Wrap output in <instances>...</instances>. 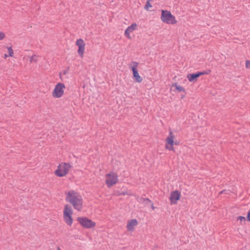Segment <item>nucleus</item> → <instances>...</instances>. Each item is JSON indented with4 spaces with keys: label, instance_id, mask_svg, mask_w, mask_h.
<instances>
[{
    "label": "nucleus",
    "instance_id": "nucleus-19",
    "mask_svg": "<svg viewBox=\"0 0 250 250\" xmlns=\"http://www.w3.org/2000/svg\"><path fill=\"white\" fill-rule=\"evenodd\" d=\"M125 36L129 39H131V37L130 36V32H128L127 30H125Z\"/></svg>",
    "mask_w": 250,
    "mask_h": 250
},
{
    "label": "nucleus",
    "instance_id": "nucleus-28",
    "mask_svg": "<svg viewBox=\"0 0 250 250\" xmlns=\"http://www.w3.org/2000/svg\"><path fill=\"white\" fill-rule=\"evenodd\" d=\"M67 70H63V74L64 75L66 74H67Z\"/></svg>",
    "mask_w": 250,
    "mask_h": 250
},
{
    "label": "nucleus",
    "instance_id": "nucleus-9",
    "mask_svg": "<svg viewBox=\"0 0 250 250\" xmlns=\"http://www.w3.org/2000/svg\"><path fill=\"white\" fill-rule=\"evenodd\" d=\"M131 64H133V65L131 66V68L133 74L132 78L136 82L141 83L143 79L139 75L137 69L139 63L136 62H132Z\"/></svg>",
    "mask_w": 250,
    "mask_h": 250
},
{
    "label": "nucleus",
    "instance_id": "nucleus-18",
    "mask_svg": "<svg viewBox=\"0 0 250 250\" xmlns=\"http://www.w3.org/2000/svg\"><path fill=\"white\" fill-rule=\"evenodd\" d=\"M37 61V56L36 55H33L30 59V62H36Z\"/></svg>",
    "mask_w": 250,
    "mask_h": 250
},
{
    "label": "nucleus",
    "instance_id": "nucleus-1",
    "mask_svg": "<svg viewBox=\"0 0 250 250\" xmlns=\"http://www.w3.org/2000/svg\"><path fill=\"white\" fill-rule=\"evenodd\" d=\"M66 201L72 204L75 209L81 211L83 204L82 196L74 190H70L66 192Z\"/></svg>",
    "mask_w": 250,
    "mask_h": 250
},
{
    "label": "nucleus",
    "instance_id": "nucleus-15",
    "mask_svg": "<svg viewBox=\"0 0 250 250\" xmlns=\"http://www.w3.org/2000/svg\"><path fill=\"white\" fill-rule=\"evenodd\" d=\"M137 27V25L136 23H133L131 25L129 26L126 30L128 31L129 32L131 33L135 30Z\"/></svg>",
    "mask_w": 250,
    "mask_h": 250
},
{
    "label": "nucleus",
    "instance_id": "nucleus-24",
    "mask_svg": "<svg viewBox=\"0 0 250 250\" xmlns=\"http://www.w3.org/2000/svg\"><path fill=\"white\" fill-rule=\"evenodd\" d=\"M247 218L248 221L250 222V209L247 213Z\"/></svg>",
    "mask_w": 250,
    "mask_h": 250
},
{
    "label": "nucleus",
    "instance_id": "nucleus-11",
    "mask_svg": "<svg viewBox=\"0 0 250 250\" xmlns=\"http://www.w3.org/2000/svg\"><path fill=\"white\" fill-rule=\"evenodd\" d=\"M180 198L181 193L179 190H176L171 191L169 197L170 204H176L177 201L180 199Z\"/></svg>",
    "mask_w": 250,
    "mask_h": 250
},
{
    "label": "nucleus",
    "instance_id": "nucleus-8",
    "mask_svg": "<svg viewBox=\"0 0 250 250\" xmlns=\"http://www.w3.org/2000/svg\"><path fill=\"white\" fill-rule=\"evenodd\" d=\"M211 71L208 70L207 71H198L194 73L188 74L187 77L190 82H196L198 78L202 75H207L210 73Z\"/></svg>",
    "mask_w": 250,
    "mask_h": 250
},
{
    "label": "nucleus",
    "instance_id": "nucleus-30",
    "mask_svg": "<svg viewBox=\"0 0 250 250\" xmlns=\"http://www.w3.org/2000/svg\"><path fill=\"white\" fill-rule=\"evenodd\" d=\"M57 250H61L59 247H57Z\"/></svg>",
    "mask_w": 250,
    "mask_h": 250
},
{
    "label": "nucleus",
    "instance_id": "nucleus-20",
    "mask_svg": "<svg viewBox=\"0 0 250 250\" xmlns=\"http://www.w3.org/2000/svg\"><path fill=\"white\" fill-rule=\"evenodd\" d=\"M143 201L146 204H147L148 203H151V201L148 198H143Z\"/></svg>",
    "mask_w": 250,
    "mask_h": 250
},
{
    "label": "nucleus",
    "instance_id": "nucleus-22",
    "mask_svg": "<svg viewBox=\"0 0 250 250\" xmlns=\"http://www.w3.org/2000/svg\"><path fill=\"white\" fill-rule=\"evenodd\" d=\"M237 220H240V222H242L243 220L245 221L246 220V218L245 217L240 216L238 217Z\"/></svg>",
    "mask_w": 250,
    "mask_h": 250
},
{
    "label": "nucleus",
    "instance_id": "nucleus-3",
    "mask_svg": "<svg viewBox=\"0 0 250 250\" xmlns=\"http://www.w3.org/2000/svg\"><path fill=\"white\" fill-rule=\"evenodd\" d=\"M174 138L175 135L173 134L172 131L170 130L169 135L166 140V144L165 145V147L167 149L175 151L173 145H179L180 144V141L177 140L174 141Z\"/></svg>",
    "mask_w": 250,
    "mask_h": 250
},
{
    "label": "nucleus",
    "instance_id": "nucleus-25",
    "mask_svg": "<svg viewBox=\"0 0 250 250\" xmlns=\"http://www.w3.org/2000/svg\"><path fill=\"white\" fill-rule=\"evenodd\" d=\"M246 66L247 68H250V61L247 60L246 62Z\"/></svg>",
    "mask_w": 250,
    "mask_h": 250
},
{
    "label": "nucleus",
    "instance_id": "nucleus-23",
    "mask_svg": "<svg viewBox=\"0 0 250 250\" xmlns=\"http://www.w3.org/2000/svg\"><path fill=\"white\" fill-rule=\"evenodd\" d=\"M127 194V191H125V192L124 191V192H118L117 194L118 195H126Z\"/></svg>",
    "mask_w": 250,
    "mask_h": 250
},
{
    "label": "nucleus",
    "instance_id": "nucleus-4",
    "mask_svg": "<svg viewBox=\"0 0 250 250\" xmlns=\"http://www.w3.org/2000/svg\"><path fill=\"white\" fill-rule=\"evenodd\" d=\"M161 19L164 22L168 24H175L177 22L175 17L167 10H162Z\"/></svg>",
    "mask_w": 250,
    "mask_h": 250
},
{
    "label": "nucleus",
    "instance_id": "nucleus-5",
    "mask_svg": "<svg viewBox=\"0 0 250 250\" xmlns=\"http://www.w3.org/2000/svg\"><path fill=\"white\" fill-rule=\"evenodd\" d=\"M72 214L73 210L71 207L68 204L65 205L63 210V219L66 224L69 226H71L73 223Z\"/></svg>",
    "mask_w": 250,
    "mask_h": 250
},
{
    "label": "nucleus",
    "instance_id": "nucleus-27",
    "mask_svg": "<svg viewBox=\"0 0 250 250\" xmlns=\"http://www.w3.org/2000/svg\"><path fill=\"white\" fill-rule=\"evenodd\" d=\"M186 95V90H185V92H183V93L181 95V99H184Z\"/></svg>",
    "mask_w": 250,
    "mask_h": 250
},
{
    "label": "nucleus",
    "instance_id": "nucleus-21",
    "mask_svg": "<svg viewBox=\"0 0 250 250\" xmlns=\"http://www.w3.org/2000/svg\"><path fill=\"white\" fill-rule=\"evenodd\" d=\"M5 37V35L4 33L0 32V40H3Z\"/></svg>",
    "mask_w": 250,
    "mask_h": 250
},
{
    "label": "nucleus",
    "instance_id": "nucleus-13",
    "mask_svg": "<svg viewBox=\"0 0 250 250\" xmlns=\"http://www.w3.org/2000/svg\"><path fill=\"white\" fill-rule=\"evenodd\" d=\"M138 224V221L136 219H133L128 221L127 229L129 231H133L134 229V226Z\"/></svg>",
    "mask_w": 250,
    "mask_h": 250
},
{
    "label": "nucleus",
    "instance_id": "nucleus-2",
    "mask_svg": "<svg viewBox=\"0 0 250 250\" xmlns=\"http://www.w3.org/2000/svg\"><path fill=\"white\" fill-rule=\"evenodd\" d=\"M70 163H62L58 166L57 169L55 171V174L60 177L65 176L71 168Z\"/></svg>",
    "mask_w": 250,
    "mask_h": 250
},
{
    "label": "nucleus",
    "instance_id": "nucleus-6",
    "mask_svg": "<svg viewBox=\"0 0 250 250\" xmlns=\"http://www.w3.org/2000/svg\"><path fill=\"white\" fill-rule=\"evenodd\" d=\"M77 220L84 228L91 229L96 226V223L86 217H79Z\"/></svg>",
    "mask_w": 250,
    "mask_h": 250
},
{
    "label": "nucleus",
    "instance_id": "nucleus-14",
    "mask_svg": "<svg viewBox=\"0 0 250 250\" xmlns=\"http://www.w3.org/2000/svg\"><path fill=\"white\" fill-rule=\"evenodd\" d=\"M172 87H174L175 88V89L176 91H178V92H185V88L182 87V86L179 85L177 83H175L172 84Z\"/></svg>",
    "mask_w": 250,
    "mask_h": 250
},
{
    "label": "nucleus",
    "instance_id": "nucleus-16",
    "mask_svg": "<svg viewBox=\"0 0 250 250\" xmlns=\"http://www.w3.org/2000/svg\"><path fill=\"white\" fill-rule=\"evenodd\" d=\"M150 1H146V5L144 7L145 9H146L147 11H149V8L152 7V5L151 4Z\"/></svg>",
    "mask_w": 250,
    "mask_h": 250
},
{
    "label": "nucleus",
    "instance_id": "nucleus-29",
    "mask_svg": "<svg viewBox=\"0 0 250 250\" xmlns=\"http://www.w3.org/2000/svg\"><path fill=\"white\" fill-rule=\"evenodd\" d=\"M151 208L153 210L155 209V207L153 206V204H151Z\"/></svg>",
    "mask_w": 250,
    "mask_h": 250
},
{
    "label": "nucleus",
    "instance_id": "nucleus-7",
    "mask_svg": "<svg viewBox=\"0 0 250 250\" xmlns=\"http://www.w3.org/2000/svg\"><path fill=\"white\" fill-rule=\"evenodd\" d=\"M65 86L64 83H58L55 86V88L52 92V96L54 98H61L64 93L63 89Z\"/></svg>",
    "mask_w": 250,
    "mask_h": 250
},
{
    "label": "nucleus",
    "instance_id": "nucleus-17",
    "mask_svg": "<svg viewBox=\"0 0 250 250\" xmlns=\"http://www.w3.org/2000/svg\"><path fill=\"white\" fill-rule=\"evenodd\" d=\"M8 56L12 57L14 54L13 50L11 47H7Z\"/></svg>",
    "mask_w": 250,
    "mask_h": 250
},
{
    "label": "nucleus",
    "instance_id": "nucleus-12",
    "mask_svg": "<svg viewBox=\"0 0 250 250\" xmlns=\"http://www.w3.org/2000/svg\"><path fill=\"white\" fill-rule=\"evenodd\" d=\"M76 45L78 46V53L80 57H83L85 49V43L82 39H79L76 41Z\"/></svg>",
    "mask_w": 250,
    "mask_h": 250
},
{
    "label": "nucleus",
    "instance_id": "nucleus-26",
    "mask_svg": "<svg viewBox=\"0 0 250 250\" xmlns=\"http://www.w3.org/2000/svg\"><path fill=\"white\" fill-rule=\"evenodd\" d=\"M228 191L226 189H224V190H222L221 191H220L219 192V194H227L228 193Z\"/></svg>",
    "mask_w": 250,
    "mask_h": 250
},
{
    "label": "nucleus",
    "instance_id": "nucleus-31",
    "mask_svg": "<svg viewBox=\"0 0 250 250\" xmlns=\"http://www.w3.org/2000/svg\"><path fill=\"white\" fill-rule=\"evenodd\" d=\"M5 58H6V57H7V55H6V54H5Z\"/></svg>",
    "mask_w": 250,
    "mask_h": 250
},
{
    "label": "nucleus",
    "instance_id": "nucleus-10",
    "mask_svg": "<svg viewBox=\"0 0 250 250\" xmlns=\"http://www.w3.org/2000/svg\"><path fill=\"white\" fill-rule=\"evenodd\" d=\"M106 176V184L108 188L111 187L118 181V175L116 173L111 172L107 174Z\"/></svg>",
    "mask_w": 250,
    "mask_h": 250
}]
</instances>
